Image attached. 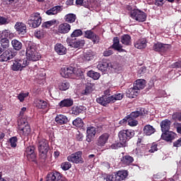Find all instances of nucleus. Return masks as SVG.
<instances>
[{"instance_id": "f257e3e1", "label": "nucleus", "mask_w": 181, "mask_h": 181, "mask_svg": "<svg viewBox=\"0 0 181 181\" xmlns=\"http://www.w3.org/2000/svg\"><path fill=\"white\" fill-rule=\"evenodd\" d=\"M26 56L27 57H20L11 60L10 66L11 70H12V71H22V70L29 66L28 60H31V62H37V60L40 59V54L36 51L33 42L28 43L26 49Z\"/></svg>"}, {"instance_id": "f03ea898", "label": "nucleus", "mask_w": 181, "mask_h": 181, "mask_svg": "<svg viewBox=\"0 0 181 181\" xmlns=\"http://www.w3.org/2000/svg\"><path fill=\"white\" fill-rule=\"evenodd\" d=\"M37 148L40 159L46 160L47 159V153L50 149L49 141L45 139H38Z\"/></svg>"}, {"instance_id": "7ed1b4c3", "label": "nucleus", "mask_w": 181, "mask_h": 181, "mask_svg": "<svg viewBox=\"0 0 181 181\" xmlns=\"http://www.w3.org/2000/svg\"><path fill=\"white\" fill-rule=\"evenodd\" d=\"M18 124L20 135H22L23 136H29L32 129H30L29 123H28V120L25 118H21L18 120Z\"/></svg>"}, {"instance_id": "20e7f679", "label": "nucleus", "mask_w": 181, "mask_h": 181, "mask_svg": "<svg viewBox=\"0 0 181 181\" xmlns=\"http://www.w3.org/2000/svg\"><path fill=\"white\" fill-rule=\"evenodd\" d=\"M134 136L135 131L132 129H123L118 134L119 142H122L124 145L128 142V141H129V139L134 138Z\"/></svg>"}, {"instance_id": "39448f33", "label": "nucleus", "mask_w": 181, "mask_h": 181, "mask_svg": "<svg viewBox=\"0 0 181 181\" xmlns=\"http://www.w3.org/2000/svg\"><path fill=\"white\" fill-rule=\"evenodd\" d=\"M27 23L29 25L30 28H39L42 24V16H40V13L36 12L33 13Z\"/></svg>"}, {"instance_id": "423d86ee", "label": "nucleus", "mask_w": 181, "mask_h": 181, "mask_svg": "<svg viewBox=\"0 0 181 181\" xmlns=\"http://www.w3.org/2000/svg\"><path fill=\"white\" fill-rule=\"evenodd\" d=\"M60 74L61 76H62V77H64L65 78H69V77H71L72 74H76L78 77H81V78H83V72H81V71H77V72H76L74 71V69L71 66H64L62 68Z\"/></svg>"}, {"instance_id": "0eeeda50", "label": "nucleus", "mask_w": 181, "mask_h": 181, "mask_svg": "<svg viewBox=\"0 0 181 181\" xmlns=\"http://www.w3.org/2000/svg\"><path fill=\"white\" fill-rule=\"evenodd\" d=\"M130 16L137 22H145L146 21V13L139 9H134L130 12Z\"/></svg>"}, {"instance_id": "6e6552de", "label": "nucleus", "mask_w": 181, "mask_h": 181, "mask_svg": "<svg viewBox=\"0 0 181 181\" xmlns=\"http://www.w3.org/2000/svg\"><path fill=\"white\" fill-rule=\"evenodd\" d=\"M83 152L77 151L74 153L69 155L67 157V160L71 162L72 163H83L84 160H83Z\"/></svg>"}, {"instance_id": "1a4fd4ad", "label": "nucleus", "mask_w": 181, "mask_h": 181, "mask_svg": "<svg viewBox=\"0 0 181 181\" xmlns=\"http://www.w3.org/2000/svg\"><path fill=\"white\" fill-rule=\"evenodd\" d=\"M35 146H29L25 148L24 153L25 156L30 162H36V153H35Z\"/></svg>"}, {"instance_id": "9d476101", "label": "nucleus", "mask_w": 181, "mask_h": 181, "mask_svg": "<svg viewBox=\"0 0 181 181\" xmlns=\"http://www.w3.org/2000/svg\"><path fill=\"white\" fill-rule=\"evenodd\" d=\"M67 43L71 47H74L75 49H80L86 45V41L84 40H77L76 38H71L67 40Z\"/></svg>"}, {"instance_id": "9b49d317", "label": "nucleus", "mask_w": 181, "mask_h": 181, "mask_svg": "<svg viewBox=\"0 0 181 181\" xmlns=\"http://www.w3.org/2000/svg\"><path fill=\"white\" fill-rule=\"evenodd\" d=\"M110 139V134L103 133L96 140V145L103 148V146H105L106 144H108V140Z\"/></svg>"}, {"instance_id": "f8f14e48", "label": "nucleus", "mask_w": 181, "mask_h": 181, "mask_svg": "<svg viewBox=\"0 0 181 181\" xmlns=\"http://www.w3.org/2000/svg\"><path fill=\"white\" fill-rule=\"evenodd\" d=\"M175 138H176V134L169 130L163 132V134H161V139H163V141H166V142H172Z\"/></svg>"}, {"instance_id": "ddd939ff", "label": "nucleus", "mask_w": 181, "mask_h": 181, "mask_svg": "<svg viewBox=\"0 0 181 181\" xmlns=\"http://www.w3.org/2000/svg\"><path fill=\"white\" fill-rule=\"evenodd\" d=\"M15 57V52L11 50H6L0 55V62H8V60H11Z\"/></svg>"}, {"instance_id": "4468645a", "label": "nucleus", "mask_w": 181, "mask_h": 181, "mask_svg": "<svg viewBox=\"0 0 181 181\" xmlns=\"http://www.w3.org/2000/svg\"><path fill=\"white\" fill-rule=\"evenodd\" d=\"M97 134V130L94 127H88L86 130V141L87 142H91L94 139Z\"/></svg>"}, {"instance_id": "2eb2a0df", "label": "nucleus", "mask_w": 181, "mask_h": 181, "mask_svg": "<svg viewBox=\"0 0 181 181\" xmlns=\"http://www.w3.org/2000/svg\"><path fill=\"white\" fill-rule=\"evenodd\" d=\"M84 37L90 39L93 42V43H98V42H100V37H98V35L94 33L91 30L85 31Z\"/></svg>"}, {"instance_id": "dca6fc26", "label": "nucleus", "mask_w": 181, "mask_h": 181, "mask_svg": "<svg viewBox=\"0 0 181 181\" xmlns=\"http://www.w3.org/2000/svg\"><path fill=\"white\" fill-rule=\"evenodd\" d=\"M96 102L103 107H107L108 104L112 103L111 100V96L103 95L100 98H96Z\"/></svg>"}, {"instance_id": "f3484780", "label": "nucleus", "mask_w": 181, "mask_h": 181, "mask_svg": "<svg viewBox=\"0 0 181 181\" xmlns=\"http://www.w3.org/2000/svg\"><path fill=\"white\" fill-rule=\"evenodd\" d=\"M14 28L18 35H23L27 32L26 24L22 22L16 23Z\"/></svg>"}, {"instance_id": "a211bd4d", "label": "nucleus", "mask_w": 181, "mask_h": 181, "mask_svg": "<svg viewBox=\"0 0 181 181\" xmlns=\"http://www.w3.org/2000/svg\"><path fill=\"white\" fill-rule=\"evenodd\" d=\"M148 41H146V38H140L136 41H134V47L136 49H139V50H142V49H145L147 46Z\"/></svg>"}, {"instance_id": "6ab92c4d", "label": "nucleus", "mask_w": 181, "mask_h": 181, "mask_svg": "<svg viewBox=\"0 0 181 181\" xmlns=\"http://www.w3.org/2000/svg\"><path fill=\"white\" fill-rule=\"evenodd\" d=\"M71 29V26L70 25V24L67 23H64L59 25L58 32L59 33L66 35V33H69V32H70Z\"/></svg>"}, {"instance_id": "aec40b11", "label": "nucleus", "mask_w": 181, "mask_h": 181, "mask_svg": "<svg viewBox=\"0 0 181 181\" xmlns=\"http://www.w3.org/2000/svg\"><path fill=\"white\" fill-rule=\"evenodd\" d=\"M110 47L115 50H117V52H125V50L122 49V45L119 44V38H118V37L113 38V44Z\"/></svg>"}, {"instance_id": "412c9836", "label": "nucleus", "mask_w": 181, "mask_h": 181, "mask_svg": "<svg viewBox=\"0 0 181 181\" xmlns=\"http://www.w3.org/2000/svg\"><path fill=\"white\" fill-rule=\"evenodd\" d=\"M34 105L40 110H45L47 108V101L42 99H35L34 100Z\"/></svg>"}, {"instance_id": "4be33fe9", "label": "nucleus", "mask_w": 181, "mask_h": 181, "mask_svg": "<svg viewBox=\"0 0 181 181\" xmlns=\"http://www.w3.org/2000/svg\"><path fill=\"white\" fill-rule=\"evenodd\" d=\"M54 50L57 53V54H59V56H63V54H66L67 53V49L63 44L57 43L54 46Z\"/></svg>"}, {"instance_id": "5701e85b", "label": "nucleus", "mask_w": 181, "mask_h": 181, "mask_svg": "<svg viewBox=\"0 0 181 181\" xmlns=\"http://www.w3.org/2000/svg\"><path fill=\"white\" fill-rule=\"evenodd\" d=\"M128 177V171L127 170H119L116 174H115V177L116 181L125 180Z\"/></svg>"}, {"instance_id": "b1692460", "label": "nucleus", "mask_w": 181, "mask_h": 181, "mask_svg": "<svg viewBox=\"0 0 181 181\" xmlns=\"http://www.w3.org/2000/svg\"><path fill=\"white\" fill-rule=\"evenodd\" d=\"M74 102H73V99L71 98H66V99H64L62 100H61L59 103L58 105L59 107V108H69V107H71V105H73Z\"/></svg>"}, {"instance_id": "393cba45", "label": "nucleus", "mask_w": 181, "mask_h": 181, "mask_svg": "<svg viewBox=\"0 0 181 181\" xmlns=\"http://www.w3.org/2000/svg\"><path fill=\"white\" fill-rule=\"evenodd\" d=\"M55 122H57L58 125H64V124L69 122V119L64 115H57L55 117Z\"/></svg>"}, {"instance_id": "a878e982", "label": "nucleus", "mask_w": 181, "mask_h": 181, "mask_svg": "<svg viewBox=\"0 0 181 181\" xmlns=\"http://www.w3.org/2000/svg\"><path fill=\"white\" fill-rule=\"evenodd\" d=\"M94 90H95V84L87 83L85 90H82L81 94L83 95H89V94H91Z\"/></svg>"}, {"instance_id": "bb28decb", "label": "nucleus", "mask_w": 181, "mask_h": 181, "mask_svg": "<svg viewBox=\"0 0 181 181\" xmlns=\"http://www.w3.org/2000/svg\"><path fill=\"white\" fill-rule=\"evenodd\" d=\"M110 67H111V69H114V66H112V64L110 63V62H101L97 66V69L100 71H107Z\"/></svg>"}, {"instance_id": "cd10ccee", "label": "nucleus", "mask_w": 181, "mask_h": 181, "mask_svg": "<svg viewBox=\"0 0 181 181\" xmlns=\"http://www.w3.org/2000/svg\"><path fill=\"white\" fill-rule=\"evenodd\" d=\"M139 94V90H137L134 86L133 88H129L127 90V97L128 98H135Z\"/></svg>"}, {"instance_id": "c85d7f7f", "label": "nucleus", "mask_w": 181, "mask_h": 181, "mask_svg": "<svg viewBox=\"0 0 181 181\" xmlns=\"http://www.w3.org/2000/svg\"><path fill=\"white\" fill-rule=\"evenodd\" d=\"M146 86V81L145 79H137L134 83V86L139 91L144 90Z\"/></svg>"}, {"instance_id": "c756f323", "label": "nucleus", "mask_w": 181, "mask_h": 181, "mask_svg": "<svg viewBox=\"0 0 181 181\" xmlns=\"http://www.w3.org/2000/svg\"><path fill=\"white\" fill-rule=\"evenodd\" d=\"M172 124V122L170 120L165 119V120H163L160 122V128L162 132H168L170 129V124Z\"/></svg>"}, {"instance_id": "7c9ffc66", "label": "nucleus", "mask_w": 181, "mask_h": 181, "mask_svg": "<svg viewBox=\"0 0 181 181\" xmlns=\"http://www.w3.org/2000/svg\"><path fill=\"white\" fill-rule=\"evenodd\" d=\"M62 11H63V8H62V6H56L47 10L46 11V13L47 15H49V16L57 15V13H59V12H62Z\"/></svg>"}, {"instance_id": "2f4dec72", "label": "nucleus", "mask_w": 181, "mask_h": 181, "mask_svg": "<svg viewBox=\"0 0 181 181\" xmlns=\"http://www.w3.org/2000/svg\"><path fill=\"white\" fill-rule=\"evenodd\" d=\"M143 131H144V135H146L147 136H151L152 134H155L156 130L151 124H146L144 127Z\"/></svg>"}, {"instance_id": "473e14b6", "label": "nucleus", "mask_w": 181, "mask_h": 181, "mask_svg": "<svg viewBox=\"0 0 181 181\" xmlns=\"http://www.w3.org/2000/svg\"><path fill=\"white\" fill-rule=\"evenodd\" d=\"M145 114V110L140 109L139 110L132 112L130 115H127L129 118L136 119L139 117H142Z\"/></svg>"}, {"instance_id": "72a5a7b5", "label": "nucleus", "mask_w": 181, "mask_h": 181, "mask_svg": "<svg viewBox=\"0 0 181 181\" xmlns=\"http://www.w3.org/2000/svg\"><path fill=\"white\" fill-rule=\"evenodd\" d=\"M47 178L49 180L59 181L62 179V175L59 172L50 173L47 175Z\"/></svg>"}, {"instance_id": "f704fd0d", "label": "nucleus", "mask_w": 181, "mask_h": 181, "mask_svg": "<svg viewBox=\"0 0 181 181\" xmlns=\"http://www.w3.org/2000/svg\"><path fill=\"white\" fill-rule=\"evenodd\" d=\"M57 88L60 90V91H66L70 88V83L66 81H61L58 83Z\"/></svg>"}, {"instance_id": "c9c22d12", "label": "nucleus", "mask_w": 181, "mask_h": 181, "mask_svg": "<svg viewBox=\"0 0 181 181\" xmlns=\"http://www.w3.org/2000/svg\"><path fill=\"white\" fill-rule=\"evenodd\" d=\"M120 42L121 43H122V45H124L125 46H129L132 43L131 35L128 34H124L122 35L120 37Z\"/></svg>"}, {"instance_id": "e433bc0d", "label": "nucleus", "mask_w": 181, "mask_h": 181, "mask_svg": "<svg viewBox=\"0 0 181 181\" xmlns=\"http://www.w3.org/2000/svg\"><path fill=\"white\" fill-rule=\"evenodd\" d=\"M170 47H172V45H170L163 44V43L160 42L159 43L160 54H162V53L169 52V50H170Z\"/></svg>"}, {"instance_id": "4c0bfd02", "label": "nucleus", "mask_w": 181, "mask_h": 181, "mask_svg": "<svg viewBox=\"0 0 181 181\" xmlns=\"http://www.w3.org/2000/svg\"><path fill=\"white\" fill-rule=\"evenodd\" d=\"M86 110V107L84 106H74L72 107V114L74 115H79Z\"/></svg>"}, {"instance_id": "58836bf2", "label": "nucleus", "mask_w": 181, "mask_h": 181, "mask_svg": "<svg viewBox=\"0 0 181 181\" xmlns=\"http://www.w3.org/2000/svg\"><path fill=\"white\" fill-rule=\"evenodd\" d=\"M11 45H12L13 49L17 51L21 50L23 46V45L18 40H13L11 41Z\"/></svg>"}, {"instance_id": "ea45409f", "label": "nucleus", "mask_w": 181, "mask_h": 181, "mask_svg": "<svg viewBox=\"0 0 181 181\" xmlns=\"http://www.w3.org/2000/svg\"><path fill=\"white\" fill-rule=\"evenodd\" d=\"M121 162L123 165H131L134 162V158L131 156H124L121 159Z\"/></svg>"}, {"instance_id": "a19ab883", "label": "nucleus", "mask_w": 181, "mask_h": 181, "mask_svg": "<svg viewBox=\"0 0 181 181\" xmlns=\"http://www.w3.org/2000/svg\"><path fill=\"white\" fill-rule=\"evenodd\" d=\"M76 15L73 13H69L66 14L64 17L65 22H67L68 23H73L76 22Z\"/></svg>"}, {"instance_id": "79ce46f5", "label": "nucleus", "mask_w": 181, "mask_h": 181, "mask_svg": "<svg viewBox=\"0 0 181 181\" xmlns=\"http://www.w3.org/2000/svg\"><path fill=\"white\" fill-rule=\"evenodd\" d=\"M122 98H124V94L122 93H116L110 96V100H112V103H115V101H119Z\"/></svg>"}, {"instance_id": "37998d69", "label": "nucleus", "mask_w": 181, "mask_h": 181, "mask_svg": "<svg viewBox=\"0 0 181 181\" xmlns=\"http://www.w3.org/2000/svg\"><path fill=\"white\" fill-rule=\"evenodd\" d=\"M83 59L87 62H90V60H93L94 59V54L93 51L89 50L83 54Z\"/></svg>"}, {"instance_id": "c03bdc74", "label": "nucleus", "mask_w": 181, "mask_h": 181, "mask_svg": "<svg viewBox=\"0 0 181 181\" xmlns=\"http://www.w3.org/2000/svg\"><path fill=\"white\" fill-rule=\"evenodd\" d=\"M87 76L93 80H98L100 78V73L92 70L87 72Z\"/></svg>"}, {"instance_id": "a18cd8bd", "label": "nucleus", "mask_w": 181, "mask_h": 181, "mask_svg": "<svg viewBox=\"0 0 181 181\" xmlns=\"http://www.w3.org/2000/svg\"><path fill=\"white\" fill-rule=\"evenodd\" d=\"M74 127H76L77 128H81L83 125H84V122L83 119L80 117L76 118L72 122Z\"/></svg>"}, {"instance_id": "49530a36", "label": "nucleus", "mask_w": 181, "mask_h": 181, "mask_svg": "<svg viewBox=\"0 0 181 181\" xmlns=\"http://www.w3.org/2000/svg\"><path fill=\"white\" fill-rule=\"evenodd\" d=\"M80 36H83V30H81V29H76L71 34V39H74V37H80Z\"/></svg>"}, {"instance_id": "de8ad7c7", "label": "nucleus", "mask_w": 181, "mask_h": 181, "mask_svg": "<svg viewBox=\"0 0 181 181\" xmlns=\"http://www.w3.org/2000/svg\"><path fill=\"white\" fill-rule=\"evenodd\" d=\"M0 45L3 49H8L9 47V40L8 38H1L0 40Z\"/></svg>"}, {"instance_id": "09e8293b", "label": "nucleus", "mask_w": 181, "mask_h": 181, "mask_svg": "<svg viewBox=\"0 0 181 181\" xmlns=\"http://www.w3.org/2000/svg\"><path fill=\"white\" fill-rule=\"evenodd\" d=\"M45 30H37L34 33V36L37 37V39H43L45 37Z\"/></svg>"}, {"instance_id": "8fccbe9b", "label": "nucleus", "mask_w": 181, "mask_h": 181, "mask_svg": "<svg viewBox=\"0 0 181 181\" xmlns=\"http://www.w3.org/2000/svg\"><path fill=\"white\" fill-rule=\"evenodd\" d=\"M127 119H128V125H129L130 127H136L138 124V120L132 119L128 116H127Z\"/></svg>"}, {"instance_id": "3c124183", "label": "nucleus", "mask_w": 181, "mask_h": 181, "mask_svg": "<svg viewBox=\"0 0 181 181\" xmlns=\"http://www.w3.org/2000/svg\"><path fill=\"white\" fill-rule=\"evenodd\" d=\"M29 96V93H21L20 94H18V99L19 100V101L21 103H23V101H25V99Z\"/></svg>"}, {"instance_id": "603ef678", "label": "nucleus", "mask_w": 181, "mask_h": 181, "mask_svg": "<svg viewBox=\"0 0 181 181\" xmlns=\"http://www.w3.org/2000/svg\"><path fill=\"white\" fill-rule=\"evenodd\" d=\"M11 35V30H4L1 33V39H8Z\"/></svg>"}, {"instance_id": "864d4df0", "label": "nucleus", "mask_w": 181, "mask_h": 181, "mask_svg": "<svg viewBox=\"0 0 181 181\" xmlns=\"http://www.w3.org/2000/svg\"><path fill=\"white\" fill-rule=\"evenodd\" d=\"M70 168H71V163H70L69 162L66 161L61 164V168L62 169V170H69Z\"/></svg>"}, {"instance_id": "5fc2aeb1", "label": "nucleus", "mask_w": 181, "mask_h": 181, "mask_svg": "<svg viewBox=\"0 0 181 181\" xmlns=\"http://www.w3.org/2000/svg\"><path fill=\"white\" fill-rule=\"evenodd\" d=\"M56 23V21H49L42 23V28H49Z\"/></svg>"}, {"instance_id": "6e6d98bb", "label": "nucleus", "mask_w": 181, "mask_h": 181, "mask_svg": "<svg viewBox=\"0 0 181 181\" xmlns=\"http://www.w3.org/2000/svg\"><path fill=\"white\" fill-rule=\"evenodd\" d=\"M10 144H11V146L12 148H16V143L18 142V138H16V136H13L10 139Z\"/></svg>"}, {"instance_id": "4d7b16f0", "label": "nucleus", "mask_w": 181, "mask_h": 181, "mask_svg": "<svg viewBox=\"0 0 181 181\" xmlns=\"http://www.w3.org/2000/svg\"><path fill=\"white\" fill-rule=\"evenodd\" d=\"M125 145L122 144V142H117L111 145L112 149H118V148H122V146H124Z\"/></svg>"}, {"instance_id": "13d9d810", "label": "nucleus", "mask_w": 181, "mask_h": 181, "mask_svg": "<svg viewBox=\"0 0 181 181\" xmlns=\"http://www.w3.org/2000/svg\"><path fill=\"white\" fill-rule=\"evenodd\" d=\"M112 49V48L110 47L109 49H107L103 52V56L105 57H108L111 56V54H113L114 51H112V49Z\"/></svg>"}, {"instance_id": "bf43d9fd", "label": "nucleus", "mask_w": 181, "mask_h": 181, "mask_svg": "<svg viewBox=\"0 0 181 181\" xmlns=\"http://www.w3.org/2000/svg\"><path fill=\"white\" fill-rule=\"evenodd\" d=\"M170 69H181V61L176 62L170 65Z\"/></svg>"}, {"instance_id": "052dcab7", "label": "nucleus", "mask_w": 181, "mask_h": 181, "mask_svg": "<svg viewBox=\"0 0 181 181\" xmlns=\"http://www.w3.org/2000/svg\"><path fill=\"white\" fill-rule=\"evenodd\" d=\"M156 151H158V144L153 143L148 152H150V153H153V152H156Z\"/></svg>"}, {"instance_id": "680f3d73", "label": "nucleus", "mask_w": 181, "mask_h": 181, "mask_svg": "<svg viewBox=\"0 0 181 181\" xmlns=\"http://www.w3.org/2000/svg\"><path fill=\"white\" fill-rule=\"evenodd\" d=\"M105 179L106 181H116L115 175H112V174L107 175Z\"/></svg>"}, {"instance_id": "e2e57ef3", "label": "nucleus", "mask_w": 181, "mask_h": 181, "mask_svg": "<svg viewBox=\"0 0 181 181\" xmlns=\"http://www.w3.org/2000/svg\"><path fill=\"white\" fill-rule=\"evenodd\" d=\"M8 18L0 16V26L2 25H7Z\"/></svg>"}, {"instance_id": "0e129e2a", "label": "nucleus", "mask_w": 181, "mask_h": 181, "mask_svg": "<svg viewBox=\"0 0 181 181\" xmlns=\"http://www.w3.org/2000/svg\"><path fill=\"white\" fill-rule=\"evenodd\" d=\"M173 146L175 148H180L181 146V137L173 143Z\"/></svg>"}, {"instance_id": "69168bd1", "label": "nucleus", "mask_w": 181, "mask_h": 181, "mask_svg": "<svg viewBox=\"0 0 181 181\" xmlns=\"http://www.w3.org/2000/svg\"><path fill=\"white\" fill-rule=\"evenodd\" d=\"M166 179V172L162 171L160 173V180L163 181Z\"/></svg>"}, {"instance_id": "338daca9", "label": "nucleus", "mask_w": 181, "mask_h": 181, "mask_svg": "<svg viewBox=\"0 0 181 181\" xmlns=\"http://www.w3.org/2000/svg\"><path fill=\"white\" fill-rule=\"evenodd\" d=\"M145 73H146V67L144 66H141L138 71L139 74H145Z\"/></svg>"}, {"instance_id": "774afa93", "label": "nucleus", "mask_w": 181, "mask_h": 181, "mask_svg": "<svg viewBox=\"0 0 181 181\" xmlns=\"http://www.w3.org/2000/svg\"><path fill=\"white\" fill-rule=\"evenodd\" d=\"M76 138L77 141H83V138H84V136H83V134L78 133V134H76Z\"/></svg>"}]
</instances>
